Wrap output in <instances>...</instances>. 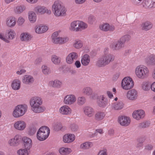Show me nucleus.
I'll return each instance as SVG.
<instances>
[{
  "label": "nucleus",
  "instance_id": "obj_58",
  "mask_svg": "<svg viewBox=\"0 0 155 155\" xmlns=\"http://www.w3.org/2000/svg\"><path fill=\"white\" fill-rule=\"evenodd\" d=\"M132 2L136 5H137L140 3L142 1H143L144 2V0H131Z\"/></svg>",
  "mask_w": 155,
  "mask_h": 155
},
{
  "label": "nucleus",
  "instance_id": "obj_2",
  "mask_svg": "<svg viewBox=\"0 0 155 155\" xmlns=\"http://www.w3.org/2000/svg\"><path fill=\"white\" fill-rule=\"evenodd\" d=\"M42 101L41 98L38 97H32L30 100V103L31 110L35 113H40L44 111V108L40 107Z\"/></svg>",
  "mask_w": 155,
  "mask_h": 155
},
{
  "label": "nucleus",
  "instance_id": "obj_25",
  "mask_svg": "<svg viewBox=\"0 0 155 155\" xmlns=\"http://www.w3.org/2000/svg\"><path fill=\"white\" fill-rule=\"evenodd\" d=\"M83 110L85 114L88 117H91L93 115L94 111L91 107L86 106L84 108Z\"/></svg>",
  "mask_w": 155,
  "mask_h": 155
},
{
  "label": "nucleus",
  "instance_id": "obj_14",
  "mask_svg": "<svg viewBox=\"0 0 155 155\" xmlns=\"http://www.w3.org/2000/svg\"><path fill=\"white\" fill-rule=\"evenodd\" d=\"M99 27L101 30L105 31H112L115 29L114 26L112 25H110L108 23H104L101 25Z\"/></svg>",
  "mask_w": 155,
  "mask_h": 155
},
{
  "label": "nucleus",
  "instance_id": "obj_8",
  "mask_svg": "<svg viewBox=\"0 0 155 155\" xmlns=\"http://www.w3.org/2000/svg\"><path fill=\"white\" fill-rule=\"evenodd\" d=\"M135 72L138 78L143 79L147 77L148 71L146 67L138 66L136 68Z\"/></svg>",
  "mask_w": 155,
  "mask_h": 155
},
{
  "label": "nucleus",
  "instance_id": "obj_45",
  "mask_svg": "<svg viewBox=\"0 0 155 155\" xmlns=\"http://www.w3.org/2000/svg\"><path fill=\"white\" fill-rule=\"evenodd\" d=\"M53 127L54 130L58 131L61 129L62 128V126L61 123L57 122L54 125Z\"/></svg>",
  "mask_w": 155,
  "mask_h": 155
},
{
  "label": "nucleus",
  "instance_id": "obj_33",
  "mask_svg": "<svg viewBox=\"0 0 155 155\" xmlns=\"http://www.w3.org/2000/svg\"><path fill=\"white\" fill-rule=\"evenodd\" d=\"M82 93L84 95L89 96L93 94V90L91 88L89 87H84L82 91Z\"/></svg>",
  "mask_w": 155,
  "mask_h": 155
},
{
  "label": "nucleus",
  "instance_id": "obj_1",
  "mask_svg": "<svg viewBox=\"0 0 155 155\" xmlns=\"http://www.w3.org/2000/svg\"><path fill=\"white\" fill-rule=\"evenodd\" d=\"M114 59V56L113 54L105 53L101 57L98 59L96 65L98 67H104L112 62Z\"/></svg>",
  "mask_w": 155,
  "mask_h": 155
},
{
  "label": "nucleus",
  "instance_id": "obj_9",
  "mask_svg": "<svg viewBox=\"0 0 155 155\" xmlns=\"http://www.w3.org/2000/svg\"><path fill=\"white\" fill-rule=\"evenodd\" d=\"M110 47L114 50H119L124 47V44L119 39L112 43Z\"/></svg>",
  "mask_w": 155,
  "mask_h": 155
},
{
  "label": "nucleus",
  "instance_id": "obj_56",
  "mask_svg": "<svg viewBox=\"0 0 155 155\" xmlns=\"http://www.w3.org/2000/svg\"><path fill=\"white\" fill-rule=\"evenodd\" d=\"M0 39L4 41H5L6 42H9V41H8V40L7 39V38H6L5 37H4L3 36V35L1 33H0Z\"/></svg>",
  "mask_w": 155,
  "mask_h": 155
},
{
  "label": "nucleus",
  "instance_id": "obj_43",
  "mask_svg": "<svg viewBox=\"0 0 155 155\" xmlns=\"http://www.w3.org/2000/svg\"><path fill=\"white\" fill-rule=\"evenodd\" d=\"M51 60L55 64H58L60 63L61 61L60 58L57 56L54 55L52 56Z\"/></svg>",
  "mask_w": 155,
  "mask_h": 155
},
{
  "label": "nucleus",
  "instance_id": "obj_24",
  "mask_svg": "<svg viewBox=\"0 0 155 155\" xmlns=\"http://www.w3.org/2000/svg\"><path fill=\"white\" fill-rule=\"evenodd\" d=\"M68 40V38L57 37L52 38V41L54 44H64Z\"/></svg>",
  "mask_w": 155,
  "mask_h": 155
},
{
  "label": "nucleus",
  "instance_id": "obj_13",
  "mask_svg": "<svg viewBox=\"0 0 155 155\" xmlns=\"http://www.w3.org/2000/svg\"><path fill=\"white\" fill-rule=\"evenodd\" d=\"M97 104L98 105L102 107H104L107 104V100L106 98L102 95L98 97L97 99Z\"/></svg>",
  "mask_w": 155,
  "mask_h": 155
},
{
  "label": "nucleus",
  "instance_id": "obj_10",
  "mask_svg": "<svg viewBox=\"0 0 155 155\" xmlns=\"http://www.w3.org/2000/svg\"><path fill=\"white\" fill-rule=\"evenodd\" d=\"M76 98L75 96L72 94L68 95L66 96L64 99V104L71 105L74 104L76 101Z\"/></svg>",
  "mask_w": 155,
  "mask_h": 155
},
{
  "label": "nucleus",
  "instance_id": "obj_39",
  "mask_svg": "<svg viewBox=\"0 0 155 155\" xmlns=\"http://www.w3.org/2000/svg\"><path fill=\"white\" fill-rule=\"evenodd\" d=\"M131 37L129 35H126L122 36L119 39L124 44L131 40Z\"/></svg>",
  "mask_w": 155,
  "mask_h": 155
},
{
  "label": "nucleus",
  "instance_id": "obj_40",
  "mask_svg": "<svg viewBox=\"0 0 155 155\" xmlns=\"http://www.w3.org/2000/svg\"><path fill=\"white\" fill-rule=\"evenodd\" d=\"M21 39L22 41H28L31 39V35L28 33H23L21 35Z\"/></svg>",
  "mask_w": 155,
  "mask_h": 155
},
{
  "label": "nucleus",
  "instance_id": "obj_37",
  "mask_svg": "<svg viewBox=\"0 0 155 155\" xmlns=\"http://www.w3.org/2000/svg\"><path fill=\"white\" fill-rule=\"evenodd\" d=\"M28 18L30 21L31 23L34 22L36 19V15L35 13L32 11L28 12Z\"/></svg>",
  "mask_w": 155,
  "mask_h": 155
},
{
  "label": "nucleus",
  "instance_id": "obj_46",
  "mask_svg": "<svg viewBox=\"0 0 155 155\" xmlns=\"http://www.w3.org/2000/svg\"><path fill=\"white\" fill-rule=\"evenodd\" d=\"M25 8L24 6H17L15 10V13L19 14L25 10Z\"/></svg>",
  "mask_w": 155,
  "mask_h": 155
},
{
  "label": "nucleus",
  "instance_id": "obj_11",
  "mask_svg": "<svg viewBox=\"0 0 155 155\" xmlns=\"http://www.w3.org/2000/svg\"><path fill=\"white\" fill-rule=\"evenodd\" d=\"M126 96L127 99L130 100H134L137 98V93L135 89L129 90L127 93Z\"/></svg>",
  "mask_w": 155,
  "mask_h": 155
},
{
  "label": "nucleus",
  "instance_id": "obj_26",
  "mask_svg": "<svg viewBox=\"0 0 155 155\" xmlns=\"http://www.w3.org/2000/svg\"><path fill=\"white\" fill-rule=\"evenodd\" d=\"M124 106V104L123 102L121 101H120L113 104L112 108L114 110H119L122 109Z\"/></svg>",
  "mask_w": 155,
  "mask_h": 155
},
{
  "label": "nucleus",
  "instance_id": "obj_42",
  "mask_svg": "<svg viewBox=\"0 0 155 155\" xmlns=\"http://www.w3.org/2000/svg\"><path fill=\"white\" fill-rule=\"evenodd\" d=\"M150 122L148 121H145L139 124L138 127L140 128H144L148 127L150 125Z\"/></svg>",
  "mask_w": 155,
  "mask_h": 155
},
{
  "label": "nucleus",
  "instance_id": "obj_12",
  "mask_svg": "<svg viewBox=\"0 0 155 155\" xmlns=\"http://www.w3.org/2000/svg\"><path fill=\"white\" fill-rule=\"evenodd\" d=\"M78 58V54L75 52H72L70 53L67 57L66 61L68 64H71L74 60H76Z\"/></svg>",
  "mask_w": 155,
  "mask_h": 155
},
{
  "label": "nucleus",
  "instance_id": "obj_6",
  "mask_svg": "<svg viewBox=\"0 0 155 155\" xmlns=\"http://www.w3.org/2000/svg\"><path fill=\"white\" fill-rule=\"evenodd\" d=\"M27 109V106L25 104L18 105L15 108L13 115L15 117L22 116L25 114Z\"/></svg>",
  "mask_w": 155,
  "mask_h": 155
},
{
  "label": "nucleus",
  "instance_id": "obj_54",
  "mask_svg": "<svg viewBox=\"0 0 155 155\" xmlns=\"http://www.w3.org/2000/svg\"><path fill=\"white\" fill-rule=\"evenodd\" d=\"M71 130L73 132L77 131L78 129V127L77 125L74 124H71L70 126Z\"/></svg>",
  "mask_w": 155,
  "mask_h": 155
},
{
  "label": "nucleus",
  "instance_id": "obj_44",
  "mask_svg": "<svg viewBox=\"0 0 155 155\" xmlns=\"http://www.w3.org/2000/svg\"><path fill=\"white\" fill-rule=\"evenodd\" d=\"M14 36V33L11 30L8 31L5 34V37L7 39H12Z\"/></svg>",
  "mask_w": 155,
  "mask_h": 155
},
{
  "label": "nucleus",
  "instance_id": "obj_60",
  "mask_svg": "<svg viewBox=\"0 0 155 155\" xmlns=\"http://www.w3.org/2000/svg\"><path fill=\"white\" fill-rule=\"evenodd\" d=\"M150 87L151 90L155 92V82H153L150 85Z\"/></svg>",
  "mask_w": 155,
  "mask_h": 155
},
{
  "label": "nucleus",
  "instance_id": "obj_18",
  "mask_svg": "<svg viewBox=\"0 0 155 155\" xmlns=\"http://www.w3.org/2000/svg\"><path fill=\"white\" fill-rule=\"evenodd\" d=\"M144 111L141 110H137L134 112L132 116L134 118L137 120L143 118L144 116Z\"/></svg>",
  "mask_w": 155,
  "mask_h": 155
},
{
  "label": "nucleus",
  "instance_id": "obj_34",
  "mask_svg": "<svg viewBox=\"0 0 155 155\" xmlns=\"http://www.w3.org/2000/svg\"><path fill=\"white\" fill-rule=\"evenodd\" d=\"M50 85L52 86L57 88H59L62 85V82L58 80H54V81H51L49 83Z\"/></svg>",
  "mask_w": 155,
  "mask_h": 155
},
{
  "label": "nucleus",
  "instance_id": "obj_55",
  "mask_svg": "<svg viewBox=\"0 0 155 155\" xmlns=\"http://www.w3.org/2000/svg\"><path fill=\"white\" fill-rule=\"evenodd\" d=\"M25 21V19L22 17H20L18 19L17 23L19 25H21Z\"/></svg>",
  "mask_w": 155,
  "mask_h": 155
},
{
  "label": "nucleus",
  "instance_id": "obj_62",
  "mask_svg": "<svg viewBox=\"0 0 155 155\" xmlns=\"http://www.w3.org/2000/svg\"><path fill=\"white\" fill-rule=\"evenodd\" d=\"M108 134L110 136H113L114 134V130L113 129H110L108 131Z\"/></svg>",
  "mask_w": 155,
  "mask_h": 155
},
{
  "label": "nucleus",
  "instance_id": "obj_35",
  "mask_svg": "<svg viewBox=\"0 0 155 155\" xmlns=\"http://www.w3.org/2000/svg\"><path fill=\"white\" fill-rule=\"evenodd\" d=\"M60 153L63 155L68 154L71 152V150L70 148L62 147L59 150Z\"/></svg>",
  "mask_w": 155,
  "mask_h": 155
},
{
  "label": "nucleus",
  "instance_id": "obj_63",
  "mask_svg": "<svg viewBox=\"0 0 155 155\" xmlns=\"http://www.w3.org/2000/svg\"><path fill=\"white\" fill-rule=\"evenodd\" d=\"M86 0H75V2L77 4H81L84 3Z\"/></svg>",
  "mask_w": 155,
  "mask_h": 155
},
{
  "label": "nucleus",
  "instance_id": "obj_17",
  "mask_svg": "<svg viewBox=\"0 0 155 155\" xmlns=\"http://www.w3.org/2000/svg\"><path fill=\"white\" fill-rule=\"evenodd\" d=\"M118 120L120 124L124 126H127L130 123L129 118L126 116L120 117Z\"/></svg>",
  "mask_w": 155,
  "mask_h": 155
},
{
  "label": "nucleus",
  "instance_id": "obj_51",
  "mask_svg": "<svg viewBox=\"0 0 155 155\" xmlns=\"http://www.w3.org/2000/svg\"><path fill=\"white\" fill-rule=\"evenodd\" d=\"M150 85L148 82H144L142 84V88L145 91H148L150 89Z\"/></svg>",
  "mask_w": 155,
  "mask_h": 155
},
{
  "label": "nucleus",
  "instance_id": "obj_38",
  "mask_svg": "<svg viewBox=\"0 0 155 155\" xmlns=\"http://www.w3.org/2000/svg\"><path fill=\"white\" fill-rule=\"evenodd\" d=\"M93 145L92 142H86L81 144L80 146V148L83 149H87L91 147Z\"/></svg>",
  "mask_w": 155,
  "mask_h": 155
},
{
  "label": "nucleus",
  "instance_id": "obj_28",
  "mask_svg": "<svg viewBox=\"0 0 155 155\" xmlns=\"http://www.w3.org/2000/svg\"><path fill=\"white\" fill-rule=\"evenodd\" d=\"M34 81V79L32 76L28 75H25L23 80V82L26 84H30Z\"/></svg>",
  "mask_w": 155,
  "mask_h": 155
},
{
  "label": "nucleus",
  "instance_id": "obj_32",
  "mask_svg": "<svg viewBox=\"0 0 155 155\" xmlns=\"http://www.w3.org/2000/svg\"><path fill=\"white\" fill-rule=\"evenodd\" d=\"M105 116L104 112L98 111L95 114V119L97 120H103Z\"/></svg>",
  "mask_w": 155,
  "mask_h": 155
},
{
  "label": "nucleus",
  "instance_id": "obj_57",
  "mask_svg": "<svg viewBox=\"0 0 155 155\" xmlns=\"http://www.w3.org/2000/svg\"><path fill=\"white\" fill-rule=\"evenodd\" d=\"M98 155H107L106 150H104L100 151L98 154Z\"/></svg>",
  "mask_w": 155,
  "mask_h": 155
},
{
  "label": "nucleus",
  "instance_id": "obj_64",
  "mask_svg": "<svg viewBox=\"0 0 155 155\" xmlns=\"http://www.w3.org/2000/svg\"><path fill=\"white\" fill-rule=\"evenodd\" d=\"M107 93L109 98H111L113 97L114 96L113 94L110 91H107Z\"/></svg>",
  "mask_w": 155,
  "mask_h": 155
},
{
  "label": "nucleus",
  "instance_id": "obj_31",
  "mask_svg": "<svg viewBox=\"0 0 155 155\" xmlns=\"http://www.w3.org/2000/svg\"><path fill=\"white\" fill-rule=\"evenodd\" d=\"M16 21L15 18L11 17L7 19L6 24L9 27L14 26L16 24Z\"/></svg>",
  "mask_w": 155,
  "mask_h": 155
},
{
  "label": "nucleus",
  "instance_id": "obj_4",
  "mask_svg": "<svg viewBox=\"0 0 155 155\" xmlns=\"http://www.w3.org/2000/svg\"><path fill=\"white\" fill-rule=\"evenodd\" d=\"M50 132V129L47 127L46 126L41 127L37 132V139L40 141L45 140L48 136Z\"/></svg>",
  "mask_w": 155,
  "mask_h": 155
},
{
  "label": "nucleus",
  "instance_id": "obj_53",
  "mask_svg": "<svg viewBox=\"0 0 155 155\" xmlns=\"http://www.w3.org/2000/svg\"><path fill=\"white\" fill-rule=\"evenodd\" d=\"M37 129L34 126H31L28 131V134L30 135H33L36 132Z\"/></svg>",
  "mask_w": 155,
  "mask_h": 155
},
{
  "label": "nucleus",
  "instance_id": "obj_15",
  "mask_svg": "<svg viewBox=\"0 0 155 155\" xmlns=\"http://www.w3.org/2000/svg\"><path fill=\"white\" fill-rule=\"evenodd\" d=\"M145 61L149 66H154L155 65V55L152 54L148 55L145 58Z\"/></svg>",
  "mask_w": 155,
  "mask_h": 155
},
{
  "label": "nucleus",
  "instance_id": "obj_36",
  "mask_svg": "<svg viewBox=\"0 0 155 155\" xmlns=\"http://www.w3.org/2000/svg\"><path fill=\"white\" fill-rule=\"evenodd\" d=\"M144 2L147 7H155V0H144Z\"/></svg>",
  "mask_w": 155,
  "mask_h": 155
},
{
  "label": "nucleus",
  "instance_id": "obj_29",
  "mask_svg": "<svg viewBox=\"0 0 155 155\" xmlns=\"http://www.w3.org/2000/svg\"><path fill=\"white\" fill-rule=\"evenodd\" d=\"M20 81L18 79H15L12 81L11 86L15 90H19L20 88Z\"/></svg>",
  "mask_w": 155,
  "mask_h": 155
},
{
  "label": "nucleus",
  "instance_id": "obj_23",
  "mask_svg": "<svg viewBox=\"0 0 155 155\" xmlns=\"http://www.w3.org/2000/svg\"><path fill=\"white\" fill-rule=\"evenodd\" d=\"M35 29L36 33L41 34L46 31L48 29V27L47 26H42L40 25L36 26Z\"/></svg>",
  "mask_w": 155,
  "mask_h": 155
},
{
  "label": "nucleus",
  "instance_id": "obj_59",
  "mask_svg": "<svg viewBox=\"0 0 155 155\" xmlns=\"http://www.w3.org/2000/svg\"><path fill=\"white\" fill-rule=\"evenodd\" d=\"M74 64L76 67L78 68H80L81 66V64L79 61H76Z\"/></svg>",
  "mask_w": 155,
  "mask_h": 155
},
{
  "label": "nucleus",
  "instance_id": "obj_20",
  "mask_svg": "<svg viewBox=\"0 0 155 155\" xmlns=\"http://www.w3.org/2000/svg\"><path fill=\"white\" fill-rule=\"evenodd\" d=\"M25 122L22 120H20L15 123L14 124V127L18 130H23L26 127Z\"/></svg>",
  "mask_w": 155,
  "mask_h": 155
},
{
  "label": "nucleus",
  "instance_id": "obj_7",
  "mask_svg": "<svg viewBox=\"0 0 155 155\" xmlns=\"http://www.w3.org/2000/svg\"><path fill=\"white\" fill-rule=\"evenodd\" d=\"M134 82L131 78L129 77L124 78L121 82V87L125 90H128L131 89L134 86Z\"/></svg>",
  "mask_w": 155,
  "mask_h": 155
},
{
  "label": "nucleus",
  "instance_id": "obj_21",
  "mask_svg": "<svg viewBox=\"0 0 155 155\" xmlns=\"http://www.w3.org/2000/svg\"><path fill=\"white\" fill-rule=\"evenodd\" d=\"M22 140L24 142L25 148L29 150L32 147V143L31 139L27 137H25L22 138Z\"/></svg>",
  "mask_w": 155,
  "mask_h": 155
},
{
  "label": "nucleus",
  "instance_id": "obj_5",
  "mask_svg": "<svg viewBox=\"0 0 155 155\" xmlns=\"http://www.w3.org/2000/svg\"><path fill=\"white\" fill-rule=\"evenodd\" d=\"M87 27V25L83 21H75L71 23L70 30L75 31H81Z\"/></svg>",
  "mask_w": 155,
  "mask_h": 155
},
{
  "label": "nucleus",
  "instance_id": "obj_30",
  "mask_svg": "<svg viewBox=\"0 0 155 155\" xmlns=\"http://www.w3.org/2000/svg\"><path fill=\"white\" fill-rule=\"evenodd\" d=\"M90 61L89 56L87 54L84 55L81 60V63L84 66H87L88 65Z\"/></svg>",
  "mask_w": 155,
  "mask_h": 155
},
{
  "label": "nucleus",
  "instance_id": "obj_41",
  "mask_svg": "<svg viewBox=\"0 0 155 155\" xmlns=\"http://www.w3.org/2000/svg\"><path fill=\"white\" fill-rule=\"evenodd\" d=\"M35 11L38 13L43 14L46 12V8L44 7L38 6L35 8Z\"/></svg>",
  "mask_w": 155,
  "mask_h": 155
},
{
  "label": "nucleus",
  "instance_id": "obj_52",
  "mask_svg": "<svg viewBox=\"0 0 155 155\" xmlns=\"http://www.w3.org/2000/svg\"><path fill=\"white\" fill-rule=\"evenodd\" d=\"M42 72L45 74H48L50 73L49 68L47 66L44 65L42 66Z\"/></svg>",
  "mask_w": 155,
  "mask_h": 155
},
{
  "label": "nucleus",
  "instance_id": "obj_22",
  "mask_svg": "<svg viewBox=\"0 0 155 155\" xmlns=\"http://www.w3.org/2000/svg\"><path fill=\"white\" fill-rule=\"evenodd\" d=\"M71 109L68 106L64 105L61 107L59 110L60 113L63 115H68L71 113Z\"/></svg>",
  "mask_w": 155,
  "mask_h": 155
},
{
  "label": "nucleus",
  "instance_id": "obj_47",
  "mask_svg": "<svg viewBox=\"0 0 155 155\" xmlns=\"http://www.w3.org/2000/svg\"><path fill=\"white\" fill-rule=\"evenodd\" d=\"M96 20L95 17L93 15H90L88 17V22L90 24H93L95 21Z\"/></svg>",
  "mask_w": 155,
  "mask_h": 155
},
{
  "label": "nucleus",
  "instance_id": "obj_48",
  "mask_svg": "<svg viewBox=\"0 0 155 155\" xmlns=\"http://www.w3.org/2000/svg\"><path fill=\"white\" fill-rule=\"evenodd\" d=\"M85 98L84 97H79L77 100L78 104L80 105H83L86 101Z\"/></svg>",
  "mask_w": 155,
  "mask_h": 155
},
{
  "label": "nucleus",
  "instance_id": "obj_50",
  "mask_svg": "<svg viewBox=\"0 0 155 155\" xmlns=\"http://www.w3.org/2000/svg\"><path fill=\"white\" fill-rule=\"evenodd\" d=\"M73 46L77 49L81 48L82 46L81 41L80 40L75 41L73 44Z\"/></svg>",
  "mask_w": 155,
  "mask_h": 155
},
{
  "label": "nucleus",
  "instance_id": "obj_19",
  "mask_svg": "<svg viewBox=\"0 0 155 155\" xmlns=\"http://www.w3.org/2000/svg\"><path fill=\"white\" fill-rule=\"evenodd\" d=\"M75 139V136L73 134H66L63 137V141L65 143H69L73 142Z\"/></svg>",
  "mask_w": 155,
  "mask_h": 155
},
{
  "label": "nucleus",
  "instance_id": "obj_16",
  "mask_svg": "<svg viewBox=\"0 0 155 155\" xmlns=\"http://www.w3.org/2000/svg\"><path fill=\"white\" fill-rule=\"evenodd\" d=\"M140 26L142 30L147 31L152 28L153 25L150 22L147 21L142 23Z\"/></svg>",
  "mask_w": 155,
  "mask_h": 155
},
{
  "label": "nucleus",
  "instance_id": "obj_61",
  "mask_svg": "<svg viewBox=\"0 0 155 155\" xmlns=\"http://www.w3.org/2000/svg\"><path fill=\"white\" fill-rule=\"evenodd\" d=\"M153 148V146L151 145H148L145 146V148L146 149L150 150H151Z\"/></svg>",
  "mask_w": 155,
  "mask_h": 155
},
{
  "label": "nucleus",
  "instance_id": "obj_27",
  "mask_svg": "<svg viewBox=\"0 0 155 155\" xmlns=\"http://www.w3.org/2000/svg\"><path fill=\"white\" fill-rule=\"evenodd\" d=\"M20 140L18 136H15L14 138L10 139L8 141L9 144L11 146H16L19 144Z\"/></svg>",
  "mask_w": 155,
  "mask_h": 155
},
{
  "label": "nucleus",
  "instance_id": "obj_3",
  "mask_svg": "<svg viewBox=\"0 0 155 155\" xmlns=\"http://www.w3.org/2000/svg\"><path fill=\"white\" fill-rule=\"evenodd\" d=\"M53 12L54 15L57 16H64L66 11L64 7L62 5L61 2L59 1L54 2L52 6Z\"/></svg>",
  "mask_w": 155,
  "mask_h": 155
},
{
  "label": "nucleus",
  "instance_id": "obj_49",
  "mask_svg": "<svg viewBox=\"0 0 155 155\" xmlns=\"http://www.w3.org/2000/svg\"><path fill=\"white\" fill-rule=\"evenodd\" d=\"M28 149H20L17 151V153L19 155H28Z\"/></svg>",
  "mask_w": 155,
  "mask_h": 155
}]
</instances>
